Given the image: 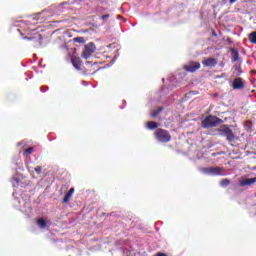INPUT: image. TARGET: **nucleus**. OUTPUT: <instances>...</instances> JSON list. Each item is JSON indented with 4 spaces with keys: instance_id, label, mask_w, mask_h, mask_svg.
<instances>
[{
    "instance_id": "10",
    "label": "nucleus",
    "mask_w": 256,
    "mask_h": 256,
    "mask_svg": "<svg viewBox=\"0 0 256 256\" xmlns=\"http://www.w3.org/2000/svg\"><path fill=\"white\" fill-rule=\"evenodd\" d=\"M73 193H75V188H70L63 198V203H69V199H71Z\"/></svg>"
},
{
    "instance_id": "7",
    "label": "nucleus",
    "mask_w": 256,
    "mask_h": 256,
    "mask_svg": "<svg viewBox=\"0 0 256 256\" xmlns=\"http://www.w3.org/2000/svg\"><path fill=\"white\" fill-rule=\"evenodd\" d=\"M184 69L188 73H195L197 69H201V64L199 62H189L184 66Z\"/></svg>"
},
{
    "instance_id": "3",
    "label": "nucleus",
    "mask_w": 256,
    "mask_h": 256,
    "mask_svg": "<svg viewBox=\"0 0 256 256\" xmlns=\"http://www.w3.org/2000/svg\"><path fill=\"white\" fill-rule=\"evenodd\" d=\"M218 131L221 137H226V140L228 141V143H233V141H235V134H233V130H231L229 126L224 125Z\"/></svg>"
},
{
    "instance_id": "23",
    "label": "nucleus",
    "mask_w": 256,
    "mask_h": 256,
    "mask_svg": "<svg viewBox=\"0 0 256 256\" xmlns=\"http://www.w3.org/2000/svg\"><path fill=\"white\" fill-rule=\"evenodd\" d=\"M12 185H13V187H19V178L13 177Z\"/></svg>"
},
{
    "instance_id": "31",
    "label": "nucleus",
    "mask_w": 256,
    "mask_h": 256,
    "mask_svg": "<svg viewBox=\"0 0 256 256\" xmlns=\"http://www.w3.org/2000/svg\"><path fill=\"white\" fill-rule=\"evenodd\" d=\"M230 5H233V3H237V0H229Z\"/></svg>"
},
{
    "instance_id": "27",
    "label": "nucleus",
    "mask_w": 256,
    "mask_h": 256,
    "mask_svg": "<svg viewBox=\"0 0 256 256\" xmlns=\"http://www.w3.org/2000/svg\"><path fill=\"white\" fill-rule=\"evenodd\" d=\"M100 19H101L102 21H107V19H109V14L102 15V16L100 17Z\"/></svg>"
},
{
    "instance_id": "34",
    "label": "nucleus",
    "mask_w": 256,
    "mask_h": 256,
    "mask_svg": "<svg viewBox=\"0 0 256 256\" xmlns=\"http://www.w3.org/2000/svg\"><path fill=\"white\" fill-rule=\"evenodd\" d=\"M40 15H41V13H40V14H38V17H40Z\"/></svg>"
},
{
    "instance_id": "32",
    "label": "nucleus",
    "mask_w": 256,
    "mask_h": 256,
    "mask_svg": "<svg viewBox=\"0 0 256 256\" xmlns=\"http://www.w3.org/2000/svg\"><path fill=\"white\" fill-rule=\"evenodd\" d=\"M212 35L213 37H217V32H215L214 30L212 31Z\"/></svg>"
},
{
    "instance_id": "14",
    "label": "nucleus",
    "mask_w": 256,
    "mask_h": 256,
    "mask_svg": "<svg viewBox=\"0 0 256 256\" xmlns=\"http://www.w3.org/2000/svg\"><path fill=\"white\" fill-rule=\"evenodd\" d=\"M146 127L150 131H153V129H157V127H159V124L157 122L149 121L147 122Z\"/></svg>"
},
{
    "instance_id": "25",
    "label": "nucleus",
    "mask_w": 256,
    "mask_h": 256,
    "mask_svg": "<svg viewBox=\"0 0 256 256\" xmlns=\"http://www.w3.org/2000/svg\"><path fill=\"white\" fill-rule=\"evenodd\" d=\"M173 79H175V78H173V77L169 78L170 83L168 85H169L170 89H173V87H175V84H173Z\"/></svg>"
},
{
    "instance_id": "28",
    "label": "nucleus",
    "mask_w": 256,
    "mask_h": 256,
    "mask_svg": "<svg viewBox=\"0 0 256 256\" xmlns=\"http://www.w3.org/2000/svg\"><path fill=\"white\" fill-rule=\"evenodd\" d=\"M25 145H27V142H25V140H22L18 143V147H25Z\"/></svg>"
},
{
    "instance_id": "22",
    "label": "nucleus",
    "mask_w": 256,
    "mask_h": 256,
    "mask_svg": "<svg viewBox=\"0 0 256 256\" xmlns=\"http://www.w3.org/2000/svg\"><path fill=\"white\" fill-rule=\"evenodd\" d=\"M74 43H85V38L83 37H75L73 39Z\"/></svg>"
},
{
    "instance_id": "18",
    "label": "nucleus",
    "mask_w": 256,
    "mask_h": 256,
    "mask_svg": "<svg viewBox=\"0 0 256 256\" xmlns=\"http://www.w3.org/2000/svg\"><path fill=\"white\" fill-rule=\"evenodd\" d=\"M248 39H249L250 43H253L254 45H256V31L251 32L248 35Z\"/></svg>"
},
{
    "instance_id": "5",
    "label": "nucleus",
    "mask_w": 256,
    "mask_h": 256,
    "mask_svg": "<svg viewBox=\"0 0 256 256\" xmlns=\"http://www.w3.org/2000/svg\"><path fill=\"white\" fill-rule=\"evenodd\" d=\"M201 173L204 175H224L223 168L221 167H208V168H201Z\"/></svg>"
},
{
    "instance_id": "12",
    "label": "nucleus",
    "mask_w": 256,
    "mask_h": 256,
    "mask_svg": "<svg viewBox=\"0 0 256 256\" xmlns=\"http://www.w3.org/2000/svg\"><path fill=\"white\" fill-rule=\"evenodd\" d=\"M231 53H232V61L233 63L239 61V51L235 48H231L230 49Z\"/></svg>"
},
{
    "instance_id": "13",
    "label": "nucleus",
    "mask_w": 256,
    "mask_h": 256,
    "mask_svg": "<svg viewBox=\"0 0 256 256\" xmlns=\"http://www.w3.org/2000/svg\"><path fill=\"white\" fill-rule=\"evenodd\" d=\"M244 128L246 129V131L248 133H253V123L250 121V120H247L245 123H244Z\"/></svg>"
},
{
    "instance_id": "29",
    "label": "nucleus",
    "mask_w": 256,
    "mask_h": 256,
    "mask_svg": "<svg viewBox=\"0 0 256 256\" xmlns=\"http://www.w3.org/2000/svg\"><path fill=\"white\" fill-rule=\"evenodd\" d=\"M117 57H119V51H116V54L114 56V59L112 60V64L115 63V61H117Z\"/></svg>"
},
{
    "instance_id": "2",
    "label": "nucleus",
    "mask_w": 256,
    "mask_h": 256,
    "mask_svg": "<svg viewBox=\"0 0 256 256\" xmlns=\"http://www.w3.org/2000/svg\"><path fill=\"white\" fill-rule=\"evenodd\" d=\"M155 137L160 143H169L171 141V134L165 129L158 128L155 132Z\"/></svg>"
},
{
    "instance_id": "19",
    "label": "nucleus",
    "mask_w": 256,
    "mask_h": 256,
    "mask_svg": "<svg viewBox=\"0 0 256 256\" xmlns=\"http://www.w3.org/2000/svg\"><path fill=\"white\" fill-rule=\"evenodd\" d=\"M161 111H163V107H159L158 109L154 110L151 113V117H157V115H159V113H161Z\"/></svg>"
},
{
    "instance_id": "1",
    "label": "nucleus",
    "mask_w": 256,
    "mask_h": 256,
    "mask_svg": "<svg viewBox=\"0 0 256 256\" xmlns=\"http://www.w3.org/2000/svg\"><path fill=\"white\" fill-rule=\"evenodd\" d=\"M223 120L218 118L217 116L208 115L204 120H202V127L203 129H211L213 127H217V125H221Z\"/></svg>"
},
{
    "instance_id": "17",
    "label": "nucleus",
    "mask_w": 256,
    "mask_h": 256,
    "mask_svg": "<svg viewBox=\"0 0 256 256\" xmlns=\"http://www.w3.org/2000/svg\"><path fill=\"white\" fill-rule=\"evenodd\" d=\"M37 225L38 227H40V229H45V227H47V222L45 221V219L40 218L37 221Z\"/></svg>"
},
{
    "instance_id": "20",
    "label": "nucleus",
    "mask_w": 256,
    "mask_h": 256,
    "mask_svg": "<svg viewBox=\"0 0 256 256\" xmlns=\"http://www.w3.org/2000/svg\"><path fill=\"white\" fill-rule=\"evenodd\" d=\"M230 183H231V180H230V179H223V180L220 182V185H221V187H227V186H229Z\"/></svg>"
},
{
    "instance_id": "9",
    "label": "nucleus",
    "mask_w": 256,
    "mask_h": 256,
    "mask_svg": "<svg viewBox=\"0 0 256 256\" xmlns=\"http://www.w3.org/2000/svg\"><path fill=\"white\" fill-rule=\"evenodd\" d=\"M233 89H243L245 84H243V78H235L232 83Z\"/></svg>"
},
{
    "instance_id": "26",
    "label": "nucleus",
    "mask_w": 256,
    "mask_h": 256,
    "mask_svg": "<svg viewBox=\"0 0 256 256\" xmlns=\"http://www.w3.org/2000/svg\"><path fill=\"white\" fill-rule=\"evenodd\" d=\"M40 91H41L42 93H46V91H49V87H48V86H42V87L40 88Z\"/></svg>"
},
{
    "instance_id": "4",
    "label": "nucleus",
    "mask_w": 256,
    "mask_h": 256,
    "mask_svg": "<svg viewBox=\"0 0 256 256\" xmlns=\"http://www.w3.org/2000/svg\"><path fill=\"white\" fill-rule=\"evenodd\" d=\"M75 2H63L59 5L55 4L51 6V10L55 15H59V13L65 12L66 9H69V5H73Z\"/></svg>"
},
{
    "instance_id": "24",
    "label": "nucleus",
    "mask_w": 256,
    "mask_h": 256,
    "mask_svg": "<svg viewBox=\"0 0 256 256\" xmlns=\"http://www.w3.org/2000/svg\"><path fill=\"white\" fill-rule=\"evenodd\" d=\"M35 172L38 174V175H41V171H43V167L41 166H36L34 168Z\"/></svg>"
},
{
    "instance_id": "21",
    "label": "nucleus",
    "mask_w": 256,
    "mask_h": 256,
    "mask_svg": "<svg viewBox=\"0 0 256 256\" xmlns=\"http://www.w3.org/2000/svg\"><path fill=\"white\" fill-rule=\"evenodd\" d=\"M33 151H34V148H33V147L27 148V149L24 151V153H23L24 157H27L28 155H31V153H33Z\"/></svg>"
},
{
    "instance_id": "30",
    "label": "nucleus",
    "mask_w": 256,
    "mask_h": 256,
    "mask_svg": "<svg viewBox=\"0 0 256 256\" xmlns=\"http://www.w3.org/2000/svg\"><path fill=\"white\" fill-rule=\"evenodd\" d=\"M162 95H165V93H167V88L163 87L161 90Z\"/></svg>"
},
{
    "instance_id": "15",
    "label": "nucleus",
    "mask_w": 256,
    "mask_h": 256,
    "mask_svg": "<svg viewBox=\"0 0 256 256\" xmlns=\"http://www.w3.org/2000/svg\"><path fill=\"white\" fill-rule=\"evenodd\" d=\"M72 65L77 69L78 71L81 70V61H79L78 58H73L72 59Z\"/></svg>"
},
{
    "instance_id": "8",
    "label": "nucleus",
    "mask_w": 256,
    "mask_h": 256,
    "mask_svg": "<svg viewBox=\"0 0 256 256\" xmlns=\"http://www.w3.org/2000/svg\"><path fill=\"white\" fill-rule=\"evenodd\" d=\"M203 67H215L217 65V59L215 58H205L202 61Z\"/></svg>"
},
{
    "instance_id": "6",
    "label": "nucleus",
    "mask_w": 256,
    "mask_h": 256,
    "mask_svg": "<svg viewBox=\"0 0 256 256\" xmlns=\"http://www.w3.org/2000/svg\"><path fill=\"white\" fill-rule=\"evenodd\" d=\"M97 47L95 46V43L90 42L88 43L84 50L82 51V57L83 59H89L91 55H93V52L96 51Z\"/></svg>"
},
{
    "instance_id": "16",
    "label": "nucleus",
    "mask_w": 256,
    "mask_h": 256,
    "mask_svg": "<svg viewBox=\"0 0 256 256\" xmlns=\"http://www.w3.org/2000/svg\"><path fill=\"white\" fill-rule=\"evenodd\" d=\"M233 70H234V73H236L237 77L241 76V73H243V71H241V65L239 64L234 65Z\"/></svg>"
},
{
    "instance_id": "33",
    "label": "nucleus",
    "mask_w": 256,
    "mask_h": 256,
    "mask_svg": "<svg viewBox=\"0 0 256 256\" xmlns=\"http://www.w3.org/2000/svg\"><path fill=\"white\" fill-rule=\"evenodd\" d=\"M26 39H28L29 41H31L32 38H26Z\"/></svg>"
},
{
    "instance_id": "11",
    "label": "nucleus",
    "mask_w": 256,
    "mask_h": 256,
    "mask_svg": "<svg viewBox=\"0 0 256 256\" xmlns=\"http://www.w3.org/2000/svg\"><path fill=\"white\" fill-rule=\"evenodd\" d=\"M253 183H256V177L249 178L240 183L241 187H247L249 185H253Z\"/></svg>"
}]
</instances>
